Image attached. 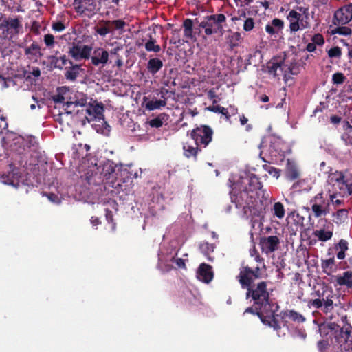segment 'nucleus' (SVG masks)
<instances>
[{
  "label": "nucleus",
  "mask_w": 352,
  "mask_h": 352,
  "mask_svg": "<svg viewBox=\"0 0 352 352\" xmlns=\"http://www.w3.org/2000/svg\"><path fill=\"white\" fill-rule=\"evenodd\" d=\"M262 278V272L258 266L251 267L248 265H243L240 270L236 279L243 289H246V298H251L255 305L259 306V309L267 307L272 309L273 304L270 302V292L267 289V281H260L254 283L256 279Z\"/></svg>",
  "instance_id": "obj_1"
},
{
  "label": "nucleus",
  "mask_w": 352,
  "mask_h": 352,
  "mask_svg": "<svg viewBox=\"0 0 352 352\" xmlns=\"http://www.w3.org/2000/svg\"><path fill=\"white\" fill-rule=\"evenodd\" d=\"M230 195L232 202L237 208L242 209L246 216L258 217L267 204L238 184L232 188Z\"/></svg>",
  "instance_id": "obj_2"
},
{
  "label": "nucleus",
  "mask_w": 352,
  "mask_h": 352,
  "mask_svg": "<svg viewBox=\"0 0 352 352\" xmlns=\"http://www.w3.org/2000/svg\"><path fill=\"white\" fill-rule=\"evenodd\" d=\"M259 308L258 305L254 303L253 307H248L244 311L243 316H245L247 314H250L254 316H258L263 324L273 327L277 331L280 330L281 327L279 321L275 317V313L278 311L279 306L276 305V309L267 307Z\"/></svg>",
  "instance_id": "obj_3"
},
{
  "label": "nucleus",
  "mask_w": 352,
  "mask_h": 352,
  "mask_svg": "<svg viewBox=\"0 0 352 352\" xmlns=\"http://www.w3.org/2000/svg\"><path fill=\"white\" fill-rule=\"evenodd\" d=\"M226 16L223 14H215L204 17L199 23V27L204 30V33L208 35L214 34H223L224 26H226Z\"/></svg>",
  "instance_id": "obj_4"
},
{
  "label": "nucleus",
  "mask_w": 352,
  "mask_h": 352,
  "mask_svg": "<svg viewBox=\"0 0 352 352\" xmlns=\"http://www.w3.org/2000/svg\"><path fill=\"white\" fill-rule=\"evenodd\" d=\"M238 184L248 189L249 192L256 195L258 199H261L267 203L269 195L263 189L262 183L255 174L248 173L245 176L241 177Z\"/></svg>",
  "instance_id": "obj_5"
},
{
  "label": "nucleus",
  "mask_w": 352,
  "mask_h": 352,
  "mask_svg": "<svg viewBox=\"0 0 352 352\" xmlns=\"http://www.w3.org/2000/svg\"><path fill=\"white\" fill-rule=\"evenodd\" d=\"M213 131L207 125H201L194 129L190 133L191 138L195 145L206 148L212 140Z\"/></svg>",
  "instance_id": "obj_6"
},
{
  "label": "nucleus",
  "mask_w": 352,
  "mask_h": 352,
  "mask_svg": "<svg viewBox=\"0 0 352 352\" xmlns=\"http://www.w3.org/2000/svg\"><path fill=\"white\" fill-rule=\"evenodd\" d=\"M311 210L316 218L325 216L329 213L330 203L323 197V193L320 192L317 194L313 199H311Z\"/></svg>",
  "instance_id": "obj_7"
},
{
  "label": "nucleus",
  "mask_w": 352,
  "mask_h": 352,
  "mask_svg": "<svg viewBox=\"0 0 352 352\" xmlns=\"http://www.w3.org/2000/svg\"><path fill=\"white\" fill-rule=\"evenodd\" d=\"M335 296L333 289L331 288L328 289L327 294L322 298L311 300L309 305L316 309H321L324 313L327 314L331 312L334 308L333 298Z\"/></svg>",
  "instance_id": "obj_8"
},
{
  "label": "nucleus",
  "mask_w": 352,
  "mask_h": 352,
  "mask_svg": "<svg viewBox=\"0 0 352 352\" xmlns=\"http://www.w3.org/2000/svg\"><path fill=\"white\" fill-rule=\"evenodd\" d=\"M74 100H67L66 102L63 104L65 113H60L59 116L66 114H72L73 113H76V109L79 107H85L87 104V97L85 94L76 92L73 96Z\"/></svg>",
  "instance_id": "obj_9"
},
{
  "label": "nucleus",
  "mask_w": 352,
  "mask_h": 352,
  "mask_svg": "<svg viewBox=\"0 0 352 352\" xmlns=\"http://www.w3.org/2000/svg\"><path fill=\"white\" fill-rule=\"evenodd\" d=\"M336 343L340 345L341 350L345 352H352V325L342 327L336 336Z\"/></svg>",
  "instance_id": "obj_10"
},
{
  "label": "nucleus",
  "mask_w": 352,
  "mask_h": 352,
  "mask_svg": "<svg viewBox=\"0 0 352 352\" xmlns=\"http://www.w3.org/2000/svg\"><path fill=\"white\" fill-rule=\"evenodd\" d=\"M92 47L89 45H83L80 42L73 43L68 52L74 60L80 61L82 59H89L91 56Z\"/></svg>",
  "instance_id": "obj_11"
},
{
  "label": "nucleus",
  "mask_w": 352,
  "mask_h": 352,
  "mask_svg": "<svg viewBox=\"0 0 352 352\" xmlns=\"http://www.w3.org/2000/svg\"><path fill=\"white\" fill-rule=\"evenodd\" d=\"M352 20V3L338 8L333 14L332 22L335 25H344Z\"/></svg>",
  "instance_id": "obj_12"
},
{
  "label": "nucleus",
  "mask_w": 352,
  "mask_h": 352,
  "mask_svg": "<svg viewBox=\"0 0 352 352\" xmlns=\"http://www.w3.org/2000/svg\"><path fill=\"white\" fill-rule=\"evenodd\" d=\"M275 317H280L284 326L288 322L287 319L296 323H303L306 321V318L302 314L294 309L281 311L279 314H275Z\"/></svg>",
  "instance_id": "obj_13"
},
{
  "label": "nucleus",
  "mask_w": 352,
  "mask_h": 352,
  "mask_svg": "<svg viewBox=\"0 0 352 352\" xmlns=\"http://www.w3.org/2000/svg\"><path fill=\"white\" fill-rule=\"evenodd\" d=\"M73 5L79 14L95 13L96 3L95 0H74Z\"/></svg>",
  "instance_id": "obj_14"
},
{
  "label": "nucleus",
  "mask_w": 352,
  "mask_h": 352,
  "mask_svg": "<svg viewBox=\"0 0 352 352\" xmlns=\"http://www.w3.org/2000/svg\"><path fill=\"white\" fill-rule=\"evenodd\" d=\"M109 57V53L102 47L96 48L92 55L90 56L92 65L94 66H98L102 65V66L108 63Z\"/></svg>",
  "instance_id": "obj_15"
},
{
  "label": "nucleus",
  "mask_w": 352,
  "mask_h": 352,
  "mask_svg": "<svg viewBox=\"0 0 352 352\" xmlns=\"http://www.w3.org/2000/svg\"><path fill=\"white\" fill-rule=\"evenodd\" d=\"M280 240L276 236L262 237L260 240V245L263 252H273L278 249Z\"/></svg>",
  "instance_id": "obj_16"
},
{
  "label": "nucleus",
  "mask_w": 352,
  "mask_h": 352,
  "mask_svg": "<svg viewBox=\"0 0 352 352\" xmlns=\"http://www.w3.org/2000/svg\"><path fill=\"white\" fill-rule=\"evenodd\" d=\"M198 278L206 283H209L213 278L212 267L206 263H201L197 272Z\"/></svg>",
  "instance_id": "obj_17"
},
{
  "label": "nucleus",
  "mask_w": 352,
  "mask_h": 352,
  "mask_svg": "<svg viewBox=\"0 0 352 352\" xmlns=\"http://www.w3.org/2000/svg\"><path fill=\"white\" fill-rule=\"evenodd\" d=\"M76 116L77 121L80 122L82 126L87 122H91L92 120H90V117H92V112L90 104L80 109H76Z\"/></svg>",
  "instance_id": "obj_18"
},
{
  "label": "nucleus",
  "mask_w": 352,
  "mask_h": 352,
  "mask_svg": "<svg viewBox=\"0 0 352 352\" xmlns=\"http://www.w3.org/2000/svg\"><path fill=\"white\" fill-rule=\"evenodd\" d=\"M336 285L345 287L347 289L352 288V271L349 270L336 276Z\"/></svg>",
  "instance_id": "obj_19"
},
{
  "label": "nucleus",
  "mask_w": 352,
  "mask_h": 352,
  "mask_svg": "<svg viewBox=\"0 0 352 352\" xmlns=\"http://www.w3.org/2000/svg\"><path fill=\"white\" fill-rule=\"evenodd\" d=\"M301 14L294 10H291L287 18L289 21V28L291 32H296L300 29V21L301 19Z\"/></svg>",
  "instance_id": "obj_20"
},
{
  "label": "nucleus",
  "mask_w": 352,
  "mask_h": 352,
  "mask_svg": "<svg viewBox=\"0 0 352 352\" xmlns=\"http://www.w3.org/2000/svg\"><path fill=\"white\" fill-rule=\"evenodd\" d=\"M321 267L324 274L330 275L332 272L337 270L336 265V260L334 256L329 257L327 259L321 260Z\"/></svg>",
  "instance_id": "obj_21"
},
{
  "label": "nucleus",
  "mask_w": 352,
  "mask_h": 352,
  "mask_svg": "<svg viewBox=\"0 0 352 352\" xmlns=\"http://www.w3.org/2000/svg\"><path fill=\"white\" fill-rule=\"evenodd\" d=\"M333 226L331 223H329L327 226V230H325L324 229L316 230L314 231V234L320 241H329L333 236Z\"/></svg>",
  "instance_id": "obj_22"
},
{
  "label": "nucleus",
  "mask_w": 352,
  "mask_h": 352,
  "mask_svg": "<svg viewBox=\"0 0 352 352\" xmlns=\"http://www.w3.org/2000/svg\"><path fill=\"white\" fill-rule=\"evenodd\" d=\"M81 69V65L74 64V63H72L68 68H66L65 73V78L70 81H75Z\"/></svg>",
  "instance_id": "obj_23"
},
{
  "label": "nucleus",
  "mask_w": 352,
  "mask_h": 352,
  "mask_svg": "<svg viewBox=\"0 0 352 352\" xmlns=\"http://www.w3.org/2000/svg\"><path fill=\"white\" fill-rule=\"evenodd\" d=\"M163 62L159 58H152L148 61L146 69L148 72L154 75L157 74L162 67Z\"/></svg>",
  "instance_id": "obj_24"
},
{
  "label": "nucleus",
  "mask_w": 352,
  "mask_h": 352,
  "mask_svg": "<svg viewBox=\"0 0 352 352\" xmlns=\"http://www.w3.org/2000/svg\"><path fill=\"white\" fill-rule=\"evenodd\" d=\"M7 24L10 36L16 35L22 28L21 23L18 18H6Z\"/></svg>",
  "instance_id": "obj_25"
},
{
  "label": "nucleus",
  "mask_w": 352,
  "mask_h": 352,
  "mask_svg": "<svg viewBox=\"0 0 352 352\" xmlns=\"http://www.w3.org/2000/svg\"><path fill=\"white\" fill-rule=\"evenodd\" d=\"M300 173L296 166L294 164L288 162L285 170V177L287 179L292 182L298 179Z\"/></svg>",
  "instance_id": "obj_26"
},
{
  "label": "nucleus",
  "mask_w": 352,
  "mask_h": 352,
  "mask_svg": "<svg viewBox=\"0 0 352 352\" xmlns=\"http://www.w3.org/2000/svg\"><path fill=\"white\" fill-rule=\"evenodd\" d=\"M24 54L26 56L30 55L34 57H41L43 55V54L41 52V48L40 45L35 41H34L30 46L25 48Z\"/></svg>",
  "instance_id": "obj_27"
},
{
  "label": "nucleus",
  "mask_w": 352,
  "mask_h": 352,
  "mask_svg": "<svg viewBox=\"0 0 352 352\" xmlns=\"http://www.w3.org/2000/svg\"><path fill=\"white\" fill-rule=\"evenodd\" d=\"M90 106L92 112V117H90L91 120L103 118L104 105L102 103L90 104Z\"/></svg>",
  "instance_id": "obj_28"
},
{
  "label": "nucleus",
  "mask_w": 352,
  "mask_h": 352,
  "mask_svg": "<svg viewBox=\"0 0 352 352\" xmlns=\"http://www.w3.org/2000/svg\"><path fill=\"white\" fill-rule=\"evenodd\" d=\"M336 250L339 252L337 253V258L340 260H342L345 258V252L349 249L348 242L345 239H340L339 242L335 245L334 247Z\"/></svg>",
  "instance_id": "obj_29"
},
{
  "label": "nucleus",
  "mask_w": 352,
  "mask_h": 352,
  "mask_svg": "<svg viewBox=\"0 0 352 352\" xmlns=\"http://www.w3.org/2000/svg\"><path fill=\"white\" fill-rule=\"evenodd\" d=\"M168 119V115L164 113L159 114L157 117L148 121L149 125L153 128H160L163 125L164 121Z\"/></svg>",
  "instance_id": "obj_30"
},
{
  "label": "nucleus",
  "mask_w": 352,
  "mask_h": 352,
  "mask_svg": "<svg viewBox=\"0 0 352 352\" xmlns=\"http://www.w3.org/2000/svg\"><path fill=\"white\" fill-rule=\"evenodd\" d=\"M241 40V33L238 32H232L227 38V43L230 46V50L238 47Z\"/></svg>",
  "instance_id": "obj_31"
},
{
  "label": "nucleus",
  "mask_w": 352,
  "mask_h": 352,
  "mask_svg": "<svg viewBox=\"0 0 352 352\" xmlns=\"http://www.w3.org/2000/svg\"><path fill=\"white\" fill-rule=\"evenodd\" d=\"M199 146H193L189 144L188 142L185 143L183 146L184 155L188 158H190L191 157H196L198 151H201V149L199 148Z\"/></svg>",
  "instance_id": "obj_32"
},
{
  "label": "nucleus",
  "mask_w": 352,
  "mask_h": 352,
  "mask_svg": "<svg viewBox=\"0 0 352 352\" xmlns=\"http://www.w3.org/2000/svg\"><path fill=\"white\" fill-rule=\"evenodd\" d=\"M348 210L346 209H340L333 214L334 220L333 221L340 225L344 223L348 218Z\"/></svg>",
  "instance_id": "obj_33"
},
{
  "label": "nucleus",
  "mask_w": 352,
  "mask_h": 352,
  "mask_svg": "<svg viewBox=\"0 0 352 352\" xmlns=\"http://www.w3.org/2000/svg\"><path fill=\"white\" fill-rule=\"evenodd\" d=\"M122 45H116L111 50L110 52H109V54L114 56L115 58H116L115 65L118 67H121L123 65L122 56L119 54V52L122 50Z\"/></svg>",
  "instance_id": "obj_34"
},
{
  "label": "nucleus",
  "mask_w": 352,
  "mask_h": 352,
  "mask_svg": "<svg viewBox=\"0 0 352 352\" xmlns=\"http://www.w3.org/2000/svg\"><path fill=\"white\" fill-rule=\"evenodd\" d=\"M166 104V100H151L146 103V108L151 111L155 109H160L162 107H165Z\"/></svg>",
  "instance_id": "obj_35"
},
{
  "label": "nucleus",
  "mask_w": 352,
  "mask_h": 352,
  "mask_svg": "<svg viewBox=\"0 0 352 352\" xmlns=\"http://www.w3.org/2000/svg\"><path fill=\"white\" fill-rule=\"evenodd\" d=\"M329 177L331 182L348 186L346 181L345 180V176L342 172L336 171L335 173H331Z\"/></svg>",
  "instance_id": "obj_36"
},
{
  "label": "nucleus",
  "mask_w": 352,
  "mask_h": 352,
  "mask_svg": "<svg viewBox=\"0 0 352 352\" xmlns=\"http://www.w3.org/2000/svg\"><path fill=\"white\" fill-rule=\"evenodd\" d=\"M184 34L187 38H192L193 22L190 19H186L183 22Z\"/></svg>",
  "instance_id": "obj_37"
},
{
  "label": "nucleus",
  "mask_w": 352,
  "mask_h": 352,
  "mask_svg": "<svg viewBox=\"0 0 352 352\" xmlns=\"http://www.w3.org/2000/svg\"><path fill=\"white\" fill-rule=\"evenodd\" d=\"M2 182L8 185L16 186L18 185V179L15 177L14 172H9L7 175H2Z\"/></svg>",
  "instance_id": "obj_38"
},
{
  "label": "nucleus",
  "mask_w": 352,
  "mask_h": 352,
  "mask_svg": "<svg viewBox=\"0 0 352 352\" xmlns=\"http://www.w3.org/2000/svg\"><path fill=\"white\" fill-rule=\"evenodd\" d=\"M156 41L150 36V39L145 43V49L148 52H159L161 50V47L159 45L155 44Z\"/></svg>",
  "instance_id": "obj_39"
},
{
  "label": "nucleus",
  "mask_w": 352,
  "mask_h": 352,
  "mask_svg": "<svg viewBox=\"0 0 352 352\" xmlns=\"http://www.w3.org/2000/svg\"><path fill=\"white\" fill-rule=\"evenodd\" d=\"M337 27L331 30L333 34H339L342 36H349L352 33L350 28L344 25H336Z\"/></svg>",
  "instance_id": "obj_40"
},
{
  "label": "nucleus",
  "mask_w": 352,
  "mask_h": 352,
  "mask_svg": "<svg viewBox=\"0 0 352 352\" xmlns=\"http://www.w3.org/2000/svg\"><path fill=\"white\" fill-rule=\"evenodd\" d=\"M274 216L278 217V219H283L285 216V208L282 203L276 202L274 204L273 209Z\"/></svg>",
  "instance_id": "obj_41"
},
{
  "label": "nucleus",
  "mask_w": 352,
  "mask_h": 352,
  "mask_svg": "<svg viewBox=\"0 0 352 352\" xmlns=\"http://www.w3.org/2000/svg\"><path fill=\"white\" fill-rule=\"evenodd\" d=\"M215 248L214 245L210 244L208 242L201 243L199 245V249L201 252L206 256L208 259H210L209 257L210 253L212 252Z\"/></svg>",
  "instance_id": "obj_42"
},
{
  "label": "nucleus",
  "mask_w": 352,
  "mask_h": 352,
  "mask_svg": "<svg viewBox=\"0 0 352 352\" xmlns=\"http://www.w3.org/2000/svg\"><path fill=\"white\" fill-rule=\"evenodd\" d=\"M103 22L106 25H109L114 30H122L126 25V23L121 19H117L113 21H105Z\"/></svg>",
  "instance_id": "obj_43"
},
{
  "label": "nucleus",
  "mask_w": 352,
  "mask_h": 352,
  "mask_svg": "<svg viewBox=\"0 0 352 352\" xmlns=\"http://www.w3.org/2000/svg\"><path fill=\"white\" fill-rule=\"evenodd\" d=\"M58 53V52H56L55 55H51L48 56V59L50 61V67L52 69L57 68L61 69V67L60 66L59 57L57 56Z\"/></svg>",
  "instance_id": "obj_44"
},
{
  "label": "nucleus",
  "mask_w": 352,
  "mask_h": 352,
  "mask_svg": "<svg viewBox=\"0 0 352 352\" xmlns=\"http://www.w3.org/2000/svg\"><path fill=\"white\" fill-rule=\"evenodd\" d=\"M281 63H268L267 65V72L270 74L276 75L278 68H281Z\"/></svg>",
  "instance_id": "obj_45"
},
{
  "label": "nucleus",
  "mask_w": 352,
  "mask_h": 352,
  "mask_svg": "<svg viewBox=\"0 0 352 352\" xmlns=\"http://www.w3.org/2000/svg\"><path fill=\"white\" fill-rule=\"evenodd\" d=\"M346 76L342 72H336L333 74L332 81L333 84L341 85L344 82Z\"/></svg>",
  "instance_id": "obj_46"
},
{
  "label": "nucleus",
  "mask_w": 352,
  "mask_h": 352,
  "mask_svg": "<svg viewBox=\"0 0 352 352\" xmlns=\"http://www.w3.org/2000/svg\"><path fill=\"white\" fill-rule=\"evenodd\" d=\"M180 30H174L172 32V36L170 39V43L174 45H182L183 43L180 39L179 35Z\"/></svg>",
  "instance_id": "obj_47"
},
{
  "label": "nucleus",
  "mask_w": 352,
  "mask_h": 352,
  "mask_svg": "<svg viewBox=\"0 0 352 352\" xmlns=\"http://www.w3.org/2000/svg\"><path fill=\"white\" fill-rule=\"evenodd\" d=\"M328 56L330 58H340L342 56V50L340 47L336 46L331 48L328 52Z\"/></svg>",
  "instance_id": "obj_48"
},
{
  "label": "nucleus",
  "mask_w": 352,
  "mask_h": 352,
  "mask_svg": "<svg viewBox=\"0 0 352 352\" xmlns=\"http://www.w3.org/2000/svg\"><path fill=\"white\" fill-rule=\"evenodd\" d=\"M263 168L265 171H267L270 175H271L274 177H276V179H278L279 177V176H280V170L279 169H278L275 167H273V166H270L267 164L263 166Z\"/></svg>",
  "instance_id": "obj_49"
},
{
  "label": "nucleus",
  "mask_w": 352,
  "mask_h": 352,
  "mask_svg": "<svg viewBox=\"0 0 352 352\" xmlns=\"http://www.w3.org/2000/svg\"><path fill=\"white\" fill-rule=\"evenodd\" d=\"M109 26V25L106 24L103 26H96L95 28V30L99 35L102 36H105L107 34L111 32V29Z\"/></svg>",
  "instance_id": "obj_50"
},
{
  "label": "nucleus",
  "mask_w": 352,
  "mask_h": 352,
  "mask_svg": "<svg viewBox=\"0 0 352 352\" xmlns=\"http://www.w3.org/2000/svg\"><path fill=\"white\" fill-rule=\"evenodd\" d=\"M0 30H1V36L3 37H7L10 34L9 32L6 18L3 19L2 21L0 19Z\"/></svg>",
  "instance_id": "obj_51"
},
{
  "label": "nucleus",
  "mask_w": 352,
  "mask_h": 352,
  "mask_svg": "<svg viewBox=\"0 0 352 352\" xmlns=\"http://www.w3.org/2000/svg\"><path fill=\"white\" fill-rule=\"evenodd\" d=\"M288 72L293 75H297L300 73V65L297 62L290 63L288 68Z\"/></svg>",
  "instance_id": "obj_52"
},
{
  "label": "nucleus",
  "mask_w": 352,
  "mask_h": 352,
  "mask_svg": "<svg viewBox=\"0 0 352 352\" xmlns=\"http://www.w3.org/2000/svg\"><path fill=\"white\" fill-rule=\"evenodd\" d=\"M44 43L48 48H52L54 45V36L51 34H47L44 36Z\"/></svg>",
  "instance_id": "obj_53"
},
{
  "label": "nucleus",
  "mask_w": 352,
  "mask_h": 352,
  "mask_svg": "<svg viewBox=\"0 0 352 352\" xmlns=\"http://www.w3.org/2000/svg\"><path fill=\"white\" fill-rule=\"evenodd\" d=\"M311 42L316 45H323L324 43V39L322 34L318 33L315 34L311 38Z\"/></svg>",
  "instance_id": "obj_54"
},
{
  "label": "nucleus",
  "mask_w": 352,
  "mask_h": 352,
  "mask_svg": "<svg viewBox=\"0 0 352 352\" xmlns=\"http://www.w3.org/2000/svg\"><path fill=\"white\" fill-rule=\"evenodd\" d=\"M328 327L331 331H333L334 338L336 341V336H338L340 331L342 329V327H340L339 324L335 322H331L329 324Z\"/></svg>",
  "instance_id": "obj_55"
},
{
  "label": "nucleus",
  "mask_w": 352,
  "mask_h": 352,
  "mask_svg": "<svg viewBox=\"0 0 352 352\" xmlns=\"http://www.w3.org/2000/svg\"><path fill=\"white\" fill-rule=\"evenodd\" d=\"M328 327L331 331H333L334 338L336 341V336H338L340 331L342 329V327H340L339 324L335 322H331L329 324Z\"/></svg>",
  "instance_id": "obj_56"
},
{
  "label": "nucleus",
  "mask_w": 352,
  "mask_h": 352,
  "mask_svg": "<svg viewBox=\"0 0 352 352\" xmlns=\"http://www.w3.org/2000/svg\"><path fill=\"white\" fill-rule=\"evenodd\" d=\"M254 27V21L252 18H248L243 24V30L246 32L251 31Z\"/></svg>",
  "instance_id": "obj_57"
},
{
  "label": "nucleus",
  "mask_w": 352,
  "mask_h": 352,
  "mask_svg": "<svg viewBox=\"0 0 352 352\" xmlns=\"http://www.w3.org/2000/svg\"><path fill=\"white\" fill-rule=\"evenodd\" d=\"M272 25L276 30H281L284 27V22L281 19L275 18L271 22Z\"/></svg>",
  "instance_id": "obj_58"
},
{
  "label": "nucleus",
  "mask_w": 352,
  "mask_h": 352,
  "mask_svg": "<svg viewBox=\"0 0 352 352\" xmlns=\"http://www.w3.org/2000/svg\"><path fill=\"white\" fill-rule=\"evenodd\" d=\"M28 146L33 150H36L38 148V142L36 138L34 136H30L28 138Z\"/></svg>",
  "instance_id": "obj_59"
},
{
  "label": "nucleus",
  "mask_w": 352,
  "mask_h": 352,
  "mask_svg": "<svg viewBox=\"0 0 352 352\" xmlns=\"http://www.w3.org/2000/svg\"><path fill=\"white\" fill-rule=\"evenodd\" d=\"M59 60L61 69H63L67 64H69L70 65L73 63V61L69 60L66 55L60 56L59 57Z\"/></svg>",
  "instance_id": "obj_60"
},
{
  "label": "nucleus",
  "mask_w": 352,
  "mask_h": 352,
  "mask_svg": "<svg viewBox=\"0 0 352 352\" xmlns=\"http://www.w3.org/2000/svg\"><path fill=\"white\" fill-rule=\"evenodd\" d=\"M341 139L345 145L352 146V135L351 134L343 133L341 135Z\"/></svg>",
  "instance_id": "obj_61"
},
{
  "label": "nucleus",
  "mask_w": 352,
  "mask_h": 352,
  "mask_svg": "<svg viewBox=\"0 0 352 352\" xmlns=\"http://www.w3.org/2000/svg\"><path fill=\"white\" fill-rule=\"evenodd\" d=\"M52 29L56 32H61L65 29V26L61 21H57L52 24Z\"/></svg>",
  "instance_id": "obj_62"
},
{
  "label": "nucleus",
  "mask_w": 352,
  "mask_h": 352,
  "mask_svg": "<svg viewBox=\"0 0 352 352\" xmlns=\"http://www.w3.org/2000/svg\"><path fill=\"white\" fill-rule=\"evenodd\" d=\"M45 195L50 201L55 204H59L60 202V199L57 195L52 192L46 193Z\"/></svg>",
  "instance_id": "obj_63"
},
{
  "label": "nucleus",
  "mask_w": 352,
  "mask_h": 352,
  "mask_svg": "<svg viewBox=\"0 0 352 352\" xmlns=\"http://www.w3.org/2000/svg\"><path fill=\"white\" fill-rule=\"evenodd\" d=\"M328 345L329 343L327 340H321L318 342V348L320 352H323V351L327 349Z\"/></svg>",
  "instance_id": "obj_64"
}]
</instances>
